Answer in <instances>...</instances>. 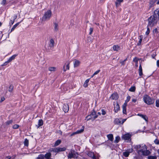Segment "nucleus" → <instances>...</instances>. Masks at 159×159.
Returning <instances> with one entry per match:
<instances>
[{
  "instance_id": "a211bd4d",
  "label": "nucleus",
  "mask_w": 159,
  "mask_h": 159,
  "mask_svg": "<svg viewBox=\"0 0 159 159\" xmlns=\"http://www.w3.org/2000/svg\"><path fill=\"white\" fill-rule=\"evenodd\" d=\"M116 1L115 2V6L116 7H118L121 5V3L123 2V0H116Z\"/></svg>"
},
{
  "instance_id": "c9c22d12",
  "label": "nucleus",
  "mask_w": 159,
  "mask_h": 159,
  "mask_svg": "<svg viewBox=\"0 0 159 159\" xmlns=\"http://www.w3.org/2000/svg\"><path fill=\"white\" fill-rule=\"evenodd\" d=\"M150 29L148 27L147 28V31H146V32H145L146 35L147 36L150 33Z\"/></svg>"
},
{
  "instance_id": "6ab92c4d",
  "label": "nucleus",
  "mask_w": 159,
  "mask_h": 159,
  "mask_svg": "<svg viewBox=\"0 0 159 159\" xmlns=\"http://www.w3.org/2000/svg\"><path fill=\"white\" fill-rule=\"evenodd\" d=\"M113 50L114 51H118L120 49V47L118 45H114L112 47Z\"/></svg>"
},
{
  "instance_id": "2f4dec72",
  "label": "nucleus",
  "mask_w": 159,
  "mask_h": 159,
  "mask_svg": "<svg viewBox=\"0 0 159 159\" xmlns=\"http://www.w3.org/2000/svg\"><path fill=\"white\" fill-rule=\"evenodd\" d=\"M61 142V141L60 140H57L55 142L54 144V146H56L59 145Z\"/></svg>"
},
{
  "instance_id": "5fc2aeb1",
  "label": "nucleus",
  "mask_w": 159,
  "mask_h": 159,
  "mask_svg": "<svg viewBox=\"0 0 159 159\" xmlns=\"http://www.w3.org/2000/svg\"><path fill=\"white\" fill-rule=\"evenodd\" d=\"M154 143L156 144H159V140L157 139H156L154 141Z\"/></svg>"
},
{
  "instance_id": "72a5a7b5",
  "label": "nucleus",
  "mask_w": 159,
  "mask_h": 159,
  "mask_svg": "<svg viewBox=\"0 0 159 159\" xmlns=\"http://www.w3.org/2000/svg\"><path fill=\"white\" fill-rule=\"evenodd\" d=\"M16 55H14L11 57L8 60V61L11 62L12 60H13L15 57Z\"/></svg>"
},
{
  "instance_id": "f3484780",
  "label": "nucleus",
  "mask_w": 159,
  "mask_h": 159,
  "mask_svg": "<svg viewBox=\"0 0 159 159\" xmlns=\"http://www.w3.org/2000/svg\"><path fill=\"white\" fill-rule=\"evenodd\" d=\"M127 105V104H126V103H124L122 106L123 113L125 114H127L126 108Z\"/></svg>"
},
{
  "instance_id": "f257e3e1",
  "label": "nucleus",
  "mask_w": 159,
  "mask_h": 159,
  "mask_svg": "<svg viewBox=\"0 0 159 159\" xmlns=\"http://www.w3.org/2000/svg\"><path fill=\"white\" fill-rule=\"evenodd\" d=\"M159 20V11L156 10L154 12L153 15L151 16L148 19V24L151 26H153L156 24Z\"/></svg>"
},
{
  "instance_id": "4468645a",
  "label": "nucleus",
  "mask_w": 159,
  "mask_h": 159,
  "mask_svg": "<svg viewBox=\"0 0 159 159\" xmlns=\"http://www.w3.org/2000/svg\"><path fill=\"white\" fill-rule=\"evenodd\" d=\"M152 32L154 35L157 36L159 35V27L154 29L153 30Z\"/></svg>"
},
{
  "instance_id": "13d9d810",
  "label": "nucleus",
  "mask_w": 159,
  "mask_h": 159,
  "mask_svg": "<svg viewBox=\"0 0 159 159\" xmlns=\"http://www.w3.org/2000/svg\"><path fill=\"white\" fill-rule=\"evenodd\" d=\"M4 100H5V98L4 97H2L1 98V100L0 102H2V101H4Z\"/></svg>"
},
{
  "instance_id": "5701e85b",
  "label": "nucleus",
  "mask_w": 159,
  "mask_h": 159,
  "mask_svg": "<svg viewBox=\"0 0 159 159\" xmlns=\"http://www.w3.org/2000/svg\"><path fill=\"white\" fill-rule=\"evenodd\" d=\"M138 116H139L143 118L145 121H147L148 118L145 115H144L141 114H138Z\"/></svg>"
},
{
  "instance_id": "ddd939ff",
  "label": "nucleus",
  "mask_w": 159,
  "mask_h": 159,
  "mask_svg": "<svg viewBox=\"0 0 159 159\" xmlns=\"http://www.w3.org/2000/svg\"><path fill=\"white\" fill-rule=\"evenodd\" d=\"M88 155L89 157H91L93 159H98V158L96 157L93 152H89L88 153Z\"/></svg>"
},
{
  "instance_id": "e433bc0d",
  "label": "nucleus",
  "mask_w": 159,
  "mask_h": 159,
  "mask_svg": "<svg viewBox=\"0 0 159 159\" xmlns=\"http://www.w3.org/2000/svg\"><path fill=\"white\" fill-rule=\"evenodd\" d=\"M51 155V154L50 153H47L45 154V157L46 158H49Z\"/></svg>"
},
{
  "instance_id": "bf43d9fd",
  "label": "nucleus",
  "mask_w": 159,
  "mask_h": 159,
  "mask_svg": "<svg viewBox=\"0 0 159 159\" xmlns=\"http://www.w3.org/2000/svg\"><path fill=\"white\" fill-rule=\"evenodd\" d=\"M126 119H124L122 120L121 123L120 124H123L124 122L126 120Z\"/></svg>"
},
{
  "instance_id": "412c9836",
  "label": "nucleus",
  "mask_w": 159,
  "mask_h": 159,
  "mask_svg": "<svg viewBox=\"0 0 159 159\" xmlns=\"http://www.w3.org/2000/svg\"><path fill=\"white\" fill-rule=\"evenodd\" d=\"M89 79L86 80L84 82L83 84V87L84 88H87L88 86Z\"/></svg>"
},
{
  "instance_id": "aec40b11",
  "label": "nucleus",
  "mask_w": 159,
  "mask_h": 159,
  "mask_svg": "<svg viewBox=\"0 0 159 159\" xmlns=\"http://www.w3.org/2000/svg\"><path fill=\"white\" fill-rule=\"evenodd\" d=\"M48 70L50 72H55L56 70V68L54 66H50L48 68Z\"/></svg>"
},
{
  "instance_id": "c756f323",
  "label": "nucleus",
  "mask_w": 159,
  "mask_h": 159,
  "mask_svg": "<svg viewBox=\"0 0 159 159\" xmlns=\"http://www.w3.org/2000/svg\"><path fill=\"white\" fill-rule=\"evenodd\" d=\"M107 137L109 139L112 141L113 139V135L112 134H110L107 135Z\"/></svg>"
},
{
  "instance_id": "9d476101",
  "label": "nucleus",
  "mask_w": 159,
  "mask_h": 159,
  "mask_svg": "<svg viewBox=\"0 0 159 159\" xmlns=\"http://www.w3.org/2000/svg\"><path fill=\"white\" fill-rule=\"evenodd\" d=\"M80 64V62L79 60L75 59L73 63V66L74 68L79 66Z\"/></svg>"
},
{
  "instance_id": "09e8293b",
  "label": "nucleus",
  "mask_w": 159,
  "mask_h": 159,
  "mask_svg": "<svg viewBox=\"0 0 159 159\" xmlns=\"http://www.w3.org/2000/svg\"><path fill=\"white\" fill-rule=\"evenodd\" d=\"M10 62L9 61H8V60L7 61H6L4 63H3L2 65V66H4L5 65H6L8 63Z\"/></svg>"
},
{
  "instance_id": "3c124183",
  "label": "nucleus",
  "mask_w": 159,
  "mask_h": 159,
  "mask_svg": "<svg viewBox=\"0 0 159 159\" xmlns=\"http://www.w3.org/2000/svg\"><path fill=\"white\" fill-rule=\"evenodd\" d=\"M156 106L157 107H159V101L157 100L156 101Z\"/></svg>"
},
{
  "instance_id": "052dcab7",
  "label": "nucleus",
  "mask_w": 159,
  "mask_h": 159,
  "mask_svg": "<svg viewBox=\"0 0 159 159\" xmlns=\"http://www.w3.org/2000/svg\"><path fill=\"white\" fill-rule=\"evenodd\" d=\"M157 66L159 67V60H158L157 61Z\"/></svg>"
},
{
  "instance_id": "6e6d98bb",
  "label": "nucleus",
  "mask_w": 159,
  "mask_h": 159,
  "mask_svg": "<svg viewBox=\"0 0 159 159\" xmlns=\"http://www.w3.org/2000/svg\"><path fill=\"white\" fill-rule=\"evenodd\" d=\"M157 1V0H151V3L152 4H153Z\"/></svg>"
},
{
  "instance_id": "f03ea898",
  "label": "nucleus",
  "mask_w": 159,
  "mask_h": 159,
  "mask_svg": "<svg viewBox=\"0 0 159 159\" xmlns=\"http://www.w3.org/2000/svg\"><path fill=\"white\" fill-rule=\"evenodd\" d=\"M136 147L138 149H139L138 152L139 155L148 156L150 153V151L147 150V147L145 145H143L142 146L140 145H138L136 146Z\"/></svg>"
},
{
  "instance_id": "2eb2a0df",
  "label": "nucleus",
  "mask_w": 159,
  "mask_h": 159,
  "mask_svg": "<svg viewBox=\"0 0 159 159\" xmlns=\"http://www.w3.org/2000/svg\"><path fill=\"white\" fill-rule=\"evenodd\" d=\"M111 98L113 100H117L119 98V96L117 93H114L111 96Z\"/></svg>"
},
{
  "instance_id": "603ef678",
  "label": "nucleus",
  "mask_w": 159,
  "mask_h": 159,
  "mask_svg": "<svg viewBox=\"0 0 159 159\" xmlns=\"http://www.w3.org/2000/svg\"><path fill=\"white\" fill-rule=\"evenodd\" d=\"M93 31V29L92 28H90L89 29V34H91Z\"/></svg>"
},
{
  "instance_id": "6e6552de",
  "label": "nucleus",
  "mask_w": 159,
  "mask_h": 159,
  "mask_svg": "<svg viewBox=\"0 0 159 159\" xmlns=\"http://www.w3.org/2000/svg\"><path fill=\"white\" fill-rule=\"evenodd\" d=\"M66 149L65 147L64 148H55L53 150V151L56 152H62L65 151Z\"/></svg>"
},
{
  "instance_id": "774afa93",
  "label": "nucleus",
  "mask_w": 159,
  "mask_h": 159,
  "mask_svg": "<svg viewBox=\"0 0 159 159\" xmlns=\"http://www.w3.org/2000/svg\"><path fill=\"white\" fill-rule=\"evenodd\" d=\"M156 11H159V10H158V11H157V10H156Z\"/></svg>"
},
{
  "instance_id": "20e7f679",
  "label": "nucleus",
  "mask_w": 159,
  "mask_h": 159,
  "mask_svg": "<svg viewBox=\"0 0 159 159\" xmlns=\"http://www.w3.org/2000/svg\"><path fill=\"white\" fill-rule=\"evenodd\" d=\"M143 100L144 102L148 105L152 104L154 102L147 95L144 96Z\"/></svg>"
},
{
  "instance_id": "338daca9",
  "label": "nucleus",
  "mask_w": 159,
  "mask_h": 159,
  "mask_svg": "<svg viewBox=\"0 0 159 159\" xmlns=\"http://www.w3.org/2000/svg\"><path fill=\"white\" fill-rule=\"evenodd\" d=\"M2 24L1 22H0V26H1L2 25Z\"/></svg>"
},
{
  "instance_id": "b1692460",
  "label": "nucleus",
  "mask_w": 159,
  "mask_h": 159,
  "mask_svg": "<svg viewBox=\"0 0 159 159\" xmlns=\"http://www.w3.org/2000/svg\"><path fill=\"white\" fill-rule=\"evenodd\" d=\"M93 116V115L92 114L88 116L85 117V120L87 121H88L90 120H91V119H93V117H92Z\"/></svg>"
},
{
  "instance_id": "dca6fc26",
  "label": "nucleus",
  "mask_w": 159,
  "mask_h": 159,
  "mask_svg": "<svg viewBox=\"0 0 159 159\" xmlns=\"http://www.w3.org/2000/svg\"><path fill=\"white\" fill-rule=\"evenodd\" d=\"M133 151L132 149L129 150L128 151H126L123 153V155L125 157H128L130 153L132 152Z\"/></svg>"
},
{
  "instance_id": "69168bd1",
  "label": "nucleus",
  "mask_w": 159,
  "mask_h": 159,
  "mask_svg": "<svg viewBox=\"0 0 159 159\" xmlns=\"http://www.w3.org/2000/svg\"><path fill=\"white\" fill-rule=\"evenodd\" d=\"M157 152H158V153L159 154V149L158 150Z\"/></svg>"
},
{
  "instance_id": "4c0bfd02",
  "label": "nucleus",
  "mask_w": 159,
  "mask_h": 159,
  "mask_svg": "<svg viewBox=\"0 0 159 159\" xmlns=\"http://www.w3.org/2000/svg\"><path fill=\"white\" fill-rule=\"evenodd\" d=\"M54 25H55V28H54V30L55 31H57L58 30V24L56 23H55L54 24Z\"/></svg>"
},
{
  "instance_id": "f704fd0d",
  "label": "nucleus",
  "mask_w": 159,
  "mask_h": 159,
  "mask_svg": "<svg viewBox=\"0 0 159 159\" xmlns=\"http://www.w3.org/2000/svg\"><path fill=\"white\" fill-rule=\"evenodd\" d=\"M120 140V137L119 136H117L116 137V139L115 140V142L116 143H117L119 142V141Z\"/></svg>"
},
{
  "instance_id": "79ce46f5",
  "label": "nucleus",
  "mask_w": 159,
  "mask_h": 159,
  "mask_svg": "<svg viewBox=\"0 0 159 159\" xmlns=\"http://www.w3.org/2000/svg\"><path fill=\"white\" fill-rule=\"evenodd\" d=\"M148 159H156L157 157L155 156H149L148 157Z\"/></svg>"
},
{
  "instance_id": "de8ad7c7",
  "label": "nucleus",
  "mask_w": 159,
  "mask_h": 159,
  "mask_svg": "<svg viewBox=\"0 0 159 159\" xmlns=\"http://www.w3.org/2000/svg\"><path fill=\"white\" fill-rule=\"evenodd\" d=\"M10 62L9 61H8V60L7 61H6L4 63H3L2 65V66H4L5 65H6L8 63Z\"/></svg>"
},
{
  "instance_id": "423d86ee",
  "label": "nucleus",
  "mask_w": 159,
  "mask_h": 159,
  "mask_svg": "<svg viewBox=\"0 0 159 159\" xmlns=\"http://www.w3.org/2000/svg\"><path fill=\"white\" fill-rule=\"evenodd\" d=\"M70 62L69 61H67L63 66V70L64 71L68 70L70 69Z\"/></svg>"
},
{
  "instance_id": "7c9ffc66",
  "label": "nucleus",
  "mask_w": 159,
  "mask_h": 159,
  "mask_svg": "<svg viewBox=\"0 0 159 159\" xmlns=\"http://www.w3.org/2000/svg\"><path fill=\"white\" fill-rule=\"evenodd\" d=\"M139 75L140 76H141L143 75L142 73V68L141 66H140L139 69Z\"/></svg>"
},
{
  "instance_id": "58836bf2",
  "label": "nucleus",
  "mask_w": 159,
  "mask_h": 159,
  "mask_svg": "<svg viewBox=\"0 0 159 159\" xmlns=\"http://www.w3.org/2000/svg\"><path fill=\"white\" fill-rule=\"evenodd\" d=\"M12 122V120H9L8 121H7L6 122V125H8L10 124H11Z\"/></svg>"
},
{
  "instance_id": "473e14b6",
  "label": "nucleus",
  "mask_w": 159,
  "mask_h": 159,
  "mask_svg": "<svg viewBox=\"0 0 159 159\" xmlns=\"http://www.w3.org/2000/svg\"><path fill=\"white\" fill-rule=\"evenodd\" d=\"M131 98L130 96H128L127 97L125 101V103H126V104H127V103L129 101Z\"/></svg>"
},
{
  "instance_id": "37998d69",
  "label": "nucleus",
  "mask_w": 159,
  "mask_h": 159,
  "mask_svg": "<svg viewBox=\"0 0 159 159\" xmlns=\"http://www.w3.org/2000/svg\"><path fill=\"white\" fill-rule=\"evenodd\" d=\"M19 23H17L15 24L13 27H12V28L11 29V31H12V30H14L16 28V27L18 25Z\"/></svg>"
},
{
  "instance_id": "49530a36",
  "label": "nucleus",
  "mask_w": 159,
  "mask_h": 159,
  "mask_svg": "<svg viewBox=\"0 0 159 159\" xmlns=\"http://www.w3.org/2000/svg\"><path fill=\"white\" fill-rule=\"evenodd\" d=\"M142 38H141L139 40V43H138V45H140L141 43L142 42Z\"/></svg>"
},
{
  "instance_id": "39448f33",
  "label": "nucleus",
  "mask_w": 159,
  "mask_h": 159,
  "mask_svg": "<svg viewBox=\"0 0 159 159\" xmlns=\"http://www.w3.org/2000/svg\"><path fill=\"white\" fill-rule=\"evenodd\" d=\"M62 108L63 111L65 112H67L69 110V106L67 103H64L62 106Z\"/></svg>"
},
{
  "instance_id": "393cba45",
  "label": "nucleus",
  "mask_w": 159,
  "mask_h": 159,
  "mask_svg": "<svg viewBox=\"0 0 159 159\" xmlns=\"http://www.w3.org/2000/svg\"><path fill=\"white\" fill-rule=\"evenodd\" d=\"M29 140L27 139H25L24 142V145L26 147H28L29 146Z\"/></svg>"
},
{
  "instance_id": "a19ab883",
  "label": "nucleus",
  "mask_w": 159,
  "mask_h": 159,
  "mask_svg": "<svg viewBox=\"0 0 159 159\" xmlns=\"http://www.w3.org/2000/svg\"><path fill=\"white\" fill-rule=\"evenodd\" d=\"M6 2L7 1L6 0H3L1 3V4L2 5L4 6L6 5Z\"/></svg>"
},
{
  "instance_id": "7ed1b4c3",
  "label": "nucleus",
  "mask_w": 159,
  "mask_h": 159,
  "mask_svg": "<svg viewBox=\"0 0 159 159\" xmlns=\"http://www.w3.org/2000/svg\"><path fill=\"white\" fill-rule=\"evenodd\" d=\"M52 15V11L50 10H48L44 13L42 17V20L43 21H45L47 20L50 19Z\"/></svg>"
},
{
  "instance_id": "f8f14e48",
  "label": "nucleus",
  "mask_w": 159,
  "mask_h": 159,
  "mask_svg": "<svg viewBox=\"0 0 159 159\" xmlns=\"http://www.w3.org/2000/svg\"><path fill=\"white\" fill-rule=\"evenodd\" d=\"M120 109V106L117 102L114 104V110L116 112H117Z\"/></svg>"
},
{
  "instance_id": "680f3d73",
  "label": "nucleus",
  "mask_w": 159,
  "mask_h": 159,
  "mask_svg": "<svg viewBox=\"0 0 159 159\" xmlns=\"http://www.w3.org/2000/svg\"><path fill=\"white\" fill-rule=\"evenodd\" d=\"M137 101V100L136 99H132V101L133 102H135Z\"/></svg>"
},
{
  "instance_id": "ea45409f",
  "label": "nucleus",
  "mask_w": 159,
  "mask_h": 159,
  "mask_svg": "<svg viewBox=\"0 0 159 159\" xmlns=\"http://www.w3.org/2000/svg\"><path fill=\"white\" fill-rule=\"evenodd\" d=\"M19 127V125L17 124H15L13 125V128L14 129H17Z\"/></svg>"
},
{
  "instance_id": "c85d7f7f",
  "label": "nucleus",
  "mask_w": 159,
  "mask_h": 159,
  "mask_svg": "<svg viewBox=\"0 0 159 159\" xmlns=\"http://www.w3.org/2000/svg\"><path fill=\"white\" fill-rule=\"evenodd\" d=\"M136 89L135 87L133 86L131 87L129 90L131 92H134Z\"/></svg>"
},
{
  "instance_id": "4be33fe9",
  "label": "nucleus",
  "mask_w": 159,
  "mask_h": 159,
  "mask_svg": "<svg viewBox=\"0 0 159 159\" xmlns=\"http://www.w3.org/2000/svg\"><path fill=\"white\" fill-rule=\"evenodd\" d=\"M84 130V129H80V130H77L76 132L73 133L71 134V135H74V134H80V133H82V132H83Z\"/></svg>"
},
{
  "instance_id": "4d7b16f0",
  "label": "nucleus",
  "mask_w": 159,
  "mask_h": 159,
  "mask_svg": "<svg viewBox=\"0 0 159 159\" xmlns=\"http://www.w3.org/2000/svg\"><path fill=\"white\" fill-rule=\"evenodd\" d=\"M102 114L103 115H105L106 114V112L104 110H102Z\"/></svg>"
},
{
  "instance_id": "0eeeda50",
  "label": "nucleus",
  "mask_w": 159,
  "mask_h": 159,
  "mask_svg": "<svg viewBox=\"0 0 159 159\" xmlns=\"http://www.w3.org/2000/svg\"><path fill=\"white\" fill-rule=\"evenodd\" d=\"M133 61L135 63V65L136 67H138L139 65V66L141 65V61L137 58H135L133 59Z\"/></svg>"
},
{
  "instance_id": "e2e57ef3",
  "label": "nucleus",
  "mask_w": 159,
  "mask_h": 159,
  "mask_svg": "<svg viewBox=\"0 0 159 159\" xmlns=\"http://www.w3.org/2000/svg\"><path fill=\"white\" fill-rule=\"evenodd\" d=\"M11 157L10 156H7L6 157V159H11Z\"/></svg>"
},
{
  "instance_id": "9b49d317",
  "label": "nucleus",
  "mask_w": 159,
  "mask_h": 159,
  "mask_svg": "<svg viewBox=\"0 0 159 159\" xmlns=\"http://www.w3.org/2000/svg\"><path fill=\"white\" fill-rule=\"evenodd\" d=\"M55 41L52 38L49 40V46L50 48H53L54 46Z\"/></svg>"
},
{
  "instance_id": "a878e982",
  "label": "nucleus",
  "mask_w": 159,
  "mask_h": 159,
  "mask_svg": "<svg viewBox=\"0 0 159 159\" xmlns=\"http://www.w3.org/2000/svg\"><path fill=\"white\" fill-rule=\"evenodd\" d=\"M43 125V121L42 119L39 120L38 121V127H39L40 126H42Z\"/></svg>"
},
{
  "instance_id": "0e129e2a",
  "label": "nucleus",
  "mask_w": 159,
  "mask_h": 159,
  "mask_svg": "<svg viewBox=\"0 0 159 159\" xmlns=\"http://www.w3.org/2000/svg\"><path fill=\"white\" fill-rule=\"evenodd\" d=\"M157 4H159V0H158V1L157 2Z\"/></svg>"
},
{
  "instance_id": "c03bdc74",
  "label": "nucleus",
  "mask_w": 159,
  "mask_h": 159,
  "mask_svg": "<svg viewBox=\"0 0 159 159\" xmlns=\"http://www.w3.org/2000/svg\"><path fill=\"white\" fill-rule=\"evenodd\" d=\"M126 60H127V59H126L125 60H124L120 61V64L122 65H125V61H126Z\"/></svg>"
},
{
  "instance_id": "a18cd8bd",
  "label": "nucleus",
  "mask_w": 159,
  "mask_h": 159,
  "mask_svg": "<svg viewBox=\"0 0 159 159\" xmlns=\"http://www.w3.org/2000/svg\"><path fill=\"white\" fill-rule=\"evenodd\" d=\"M68 157L69 158H71L73 157H74V155L73 154L71 153L69 154L68 155Z\"/></svg>"
},
{
  "instance_id": "864d4df0",
  "label": "nucleus",
  "mask_w": 159,
  "mask_h": 159,
  "mask_svg": "<svg viewBox=\"0 0 159 159\" xmlns=\"http://www.w3.org/2000/svg\"><path fill=\"white\" fill-rule=\"evenodd\" d=\"M57 133L59 134L60 135H62V132L60 130H59L58 131H57Z\"/></svg>"
},
{
  "instance_id": "bb28decb",
  "label": "nucleus",
  "mask_w": 159,
  "mask_h": 159,
  "mask_svg": "<svg viewBox=\"0 0 159 159\" xmlns=\"http://www.w3.org/2000/svg\"><path fill=\"white\" fill-rule=\"evenodd\" d=\"M13 86L12 85H10L9 87L8 91L10 93L12 92L13 89Z\"/></svg>"
},
{
  "instance_id": "1a4fd4ad",
  "label": "nucleus",
  "mask_w": 159,
  "mask_h": 159,
  "mask_svg": "<svg viewBox=\"0 0 159 159\" xmlns=\"http://www.w3.org/2000/svg\"><path fill=\"white\" fill-rule=\"evenodd\" d=\"M131 135L129 134H127L123 135L122 138L125 140H130Z\"/></svg>"
},
{
  "instance_id": "cd10ccee",
  "label": "nucleus",
  "mask_w": 159,
  "mask_h": 159,
  "mask_svg": "<svg viewBox=\"0 0 159 159\" xmlns=\"http://www.w3.org/2000/svg\"><path fill=\"white\" fill-rule=\"evenodd\" d=\"M114 122L116 124H119L121 123V121L118 118H116Z\"/></svg>"
},
{
  "instance_id": "8fccbe9b",
  "label": "nucleus",
  "mask_w": 159,
  "mask_h": 159,
  "mask_svg": "<svg viewBox=\"0 0 159 159\" xmlns=\"http://www.w3.org/2000/svg\"><path fill=\"white\" fill-rule=\"evenodd\" d=\"M100 70H98L95 71L94 72V73L93 75L92 76H93V75H96L97 74L100 72Z\"/></svg>"
}]
</instances>
